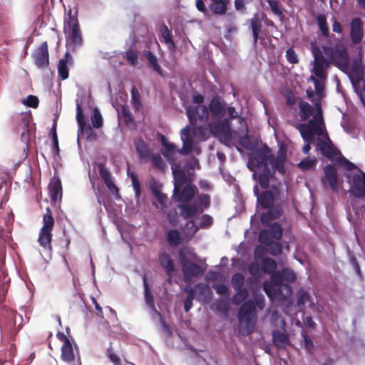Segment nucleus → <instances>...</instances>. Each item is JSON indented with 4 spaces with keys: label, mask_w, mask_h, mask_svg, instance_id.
Segmentation results:
<instances>
[{
    "label": "nucleus",
    "mask_w": 365,
    "mask_h": 365,
    "mask_svg": "<svg viewBox=\"0 0 365 365\" xmlns=\"http://www.w3.org/2000/svg\"><path fill=\"white\" fill-rule=\"evenodd\" d=\"M285 161L286 154L284 152L280 150L274 156L267 145L250 157L247 166L250 170L254 171L252 178L257 182L253 187V192L260 207L271 208L279 198V183L272 185L270 189H267L270 181L274 178L276 171L282 175L285 174Z\"/></svg>",
    "instance_id": "f257e3e1"
},
{
    "label": "nucleus",
    "mask_w": 365,
    "mask_h": 365,
    "mask_svg": "<svg viewBox=\"0 0 365 365\" xmlns=\"http://www.w3.org/2000/svg\"><path fill=\"white\" fill-rule=\"evenodd\" d=\"M175 179L173 197L179 202L177 208L179 215L184 220H190L202 214L211 205L210 196L208 194H198L195 198L197 188L195 185L187 182L186 173L182 169L173 168Z\"/></svg>",
    "instance_id": "f03ea898"
},
{
    "label": "nucleus",
    "mask_w": 365,
    "mask_h": 365,
    "mask_svg": "<svg viewBox=\"0 0 365 365\" xmlns=\"http://www.w3.org/2000/svg\"><path fill=\"white\" fill-rule=\"evenodd\" d=\"M240 332L248 336L255 329L257 314L255 304L252 300H247L242 303L238 311Z\"/></svg>",
    "instance_id": "7ed1b4c3"
},
{
    "label": "nucleus",
    "mask_w": 365,
    "mask_h": 365,
    "mask_svg": "<svg viewBox=\"0 0 365 365\" xmlns=\"http://www.w3.org/2000/svg\"><path fill=\"white\" fill-rule=\"evenodd\" d=\"M178 254L185 281H190L192 278L200 277L204 274L205 269L189 261L190 258L197 257V255L192 250L184 247L178 250Z\"/></svg>",
    "instance_id": "20e7f679"
},
{
    "label": "nucleus",
    "mask_w": 365,
    "mask_h": 365,
    "mask_svg": "<svg viewBox=\"0 0 365 365\" xmlns=\"http://www.w3.org/2000/svg\"><path fill=\"white\" fill-rule=\"evenodd\" d=\"M68 15V19L65 22L64 32L66 34L67 46L74 50L82 45L83 36L76 15L73 16L71 11Z\"/></svg>",
    "instance_id": "39448f33"
},
{
    "label": "nucleus",
    "mask_w": 365,
    "mask_h": 365,
    "mask_svg": "<svg viewBox=\"0 0 365 365\" xmlns=\"http://www.w3.org/2000/svg\"><path fill=\"white\" fill-rule=\"evenodd\" d=\"M54 218L52 215L51 210L46 207V212L43 216V226L41 227L38 242L44 250H52V230L54 227Z\"/></svg>",
    "instance_id": "423d86ee"
},
{
    "label": "nucleus",
    "mask_w": 365,
    "mask_h": 365,
    "mask_svg": "<svg viewBox=\"0 0 365 365\" xmlns=\"http://www.w3.org/2000/svg\"><path fill=\"white\" fill-rule=\"evenodd\" d=\"M323 49L325 54L329 57L331 63L343 71L348 68L349 55L344 45L336 43L334 48L324 46Z\"/></svg>",
    "instance_id": "0eeeda50"
},
{
    "label": "nucleus",
    "mask_w": 365,
    "mask_h": 365,
    "mask_svg": "<svg viewBox=\"0 0 365 365\" xmlns=\"http://www.w3.org/2000/svg\"><path fill=\"white\" fill-rule=\"evenodd\" d=\"M312 52L314 59L312 73L320 79L326 80L327 78V69L331 64L330 59H326L317 47L313 48Z\"/></svg>",
    "instance_id": "6e6552de"
},
{
    "label": "nucleus",
    "mask_w": 365,
    "mask_h": 365,
    "mask_svg": "<svg viewBox=\"0 0 365 365\" xmlns=\"http://www.w3.org/2000/svg\"><path fill=\"white\" fill-rule=\"evenodd\" d=\"M212 133L218 137L221 142L227 143L231 140V128L230 120L224 118L220 121L210 125Z\"/></svg>",
    "instance_id": "1a4fd4ad"
},
{
    "label": "nucleus",
    "mask_w": 365,
    "mask_h": 365,
    "mask_svg": "<svg viewBox=\"0 0 365 365\" xmlns=\"http://www.w3.org/2000/svg\"><path fill=\"white\" fill-rule=\"evenodd\" d=\"M317 146L321 154L328 159L333 160L334 157L340 154L339 150L334 145L327 133L324 135V139H317Z\"/></svg>",
    "instance_id": "9d476101"
},
{
    "label": "nucleus",
    "mask_w": 365,
    "mask_h": 365,
    "mask_svg": "<svg viewBox=\"0 0 365 365\" xmlns=\"http://www.w3.org/2000/svg\"><path fill=\"white\" fill-rule=\"evenodd\" d=\"M324 176L322 178V182L324 187L329 185L334 192H337L338 187V175L337 169L331 165H327L324 168Z\"/></svg>",
    "instance_id": "9b49d317"
},
{
    "label": "nucleus",
    "mask_w": 365,
    "mask_h": 365,
    "mask_svg": "<svg viewBox=\"0 0 365 365\" xmlns=\"http://www.w3.org/2000/svg\"><path fill=\"white\" fill-rule=\"evenodd\" d=\"M33 58L38 68H45L49 65L48 46L46 41L42 43L33 53Z\"/></svg>",
    "instance_id": "f8f14e48"
},
{
    "label": "nucleus",
    "mask_w": 365,
    "mask_h": 365,
    "mask_svg": "<svg viewBox=\"0 0 365 365\" xmlns=\"http://www.w3.org/2000/svg\"><path fill=\"white\" fill-rule=\"evenodd\" d=\"M186 111L190 122L192 125H195L197 120L205 121L209 117V110L205 106H189Z\"/></svg>",
    "instance_id": "ddd939ff"
},
{
    "label": "nucleus",
    "mask_w": 365,
    "mask_h": 365,
    "mask_svg": "<svg viewBox=\"0 0 365 365\" xmlns=\"http://www.w3.org/2000/svg\"><path fill=\"white\" fill-rule=\"evenodd\" d=\"M57 337L59 340L63 342L61 349V359L67 363L73 362L76 357L73 351V347L70 339L63 332H58L57 334Z\"/></svg>",
    "instance_id": "4468645a"
},
{
    "label": "nucleus",
    "mask_w": 365,
    "mask_h": 365,
    "mask_svg": "<svg viewBox=\"0 0 365 365\" xmlns=\"http://www.w3.org/2000/svg\"><path fill=\"white\" fill-rule=\"evenodd\" d=\"M349 192L351 195L357 197H365V173L361 175L355 174L352 177V185H351Z\"/></svg>",
    "instance_id": "2eb2a0df"
},
{
    "label": "nucleus",
    "mask_w": 365,
    "mask_h": 365,
    "mask_svg": "<svg viewBox=\"0 0 365 365\" xmlns=\"http://www.w3.org/2000/svg\"><path fill=\"white\" fill-rule=\"evenodd\" d=\"M207 108L209 113L213 118L220 119L226 113V103L219 96H214L211 99Z\"/></svg>",
    "instance_id": "dca6fc26"
},
{
    "label": "nucleus",
    "mask_w": 365,
    "mask_h": 365,
    "mask_svg": "<svg viewBox=\"0 0 365 365\" xmlns=\"http://www.w3.org/2000/svg\"><path fill=\"white\" fill-rule=\"evenodd\" d=\"M363 22L361 19L354 18L350 23V38L353 44L360 43L364 38Z\"/></svg>",
    "instance_id": "f3484780"
},
{
    "label": "nucleus",
    "mask_w": 365,
    "mask_h": 365,
    "mask_svg": "<svg viewBox=\"0 0 365 365\" xmlns=\"http://www.w3.org/2000/svg\"><path fill=\"white\" fill-rule=\"evenodd\" d=\"M187 220V222L185 224V227L190 230V232L192 235H195L199 230L200 228L207 229L210 227L213 224L212 217L207 214H204L200 217L199 226H197L192 219Z\"/></svg>",
    "instance_id": "a211bd4d"
},
{
    "label": "nucleus",
    "mask_w": 365,
    "mask_h": 365,
    "mask_svg": "<svg viewBox=\"0 0 365 365\" xmlns=\"http://www.w3.org/2000/svg\"><path fill=\"white\" fill-rule=\"evenodd\" d=\"M158 260L161 267L164 269L169 279L173 276V273L175 271V262L170 255L165 250L160 251L158 254Z\"/></svg>",
    "instance_id": "6ab92c4d"
},
{
    "label": "nucleus",
    "mask_w": 365,
    "mask_h": 365,
    "mask_svg": "<svg viewBox=\"0 0 365 365\" xmlns=\"http://www.w3.org/2000/svg\"><path fill=\"white\" fill-rule=\"evenodd\" d=\"M133 144L139 158L142 160H148L151 156V150L149 144L141 137H136L133 139Z\"/></svg>",
    "instance_id": "aec40b11"
},
{
    "label": "nucleus",
    "mask_w": 365,
    "mask_h": 365,
    "mask_svg": "<svg viewBox=\"0 0 365 365\" xmlns=\"http://www.w3.org/2000/svg\"><path fill=\"white\" fill-rule=\"evenodd\" d=\"M73 64V58L71 54L66 52L63 58L58 63V73L61 80L64 81L69 76V66Z\"/></svg>",
    "instance_id": "412c9836"
},
{
    "label": "nucleus",
    "mask_w": 365,
    "mask_h": 365,
    "mask_svg": "<svg viewBox=\"0 0 365 365\" xmlns=\"http://www.w3.org/2000/svg\"><path fill=\"white\" fill-rule=\"evenodd\" d=\"M181 140L182 141V147L178 150V153L182 155L190 154L193 148V140L190 135V130L188 125L181 130Z\"/></svg>",
    "instance_id": "4be33fe9"
},
{
    "label": "nucleus",
    "mask_w": 365,
    "mask_h": 365,
    "mask_svg": "<svg viewBox=\"0 0 365 365\" xmlns=\"http://www.w3.org/2000/svg\"><path fill=\"white\" fill-rule=\"evenodd\" d=\"M76 120L78 125V131L85 133L87 135V138H91L93 130L90 125H87L86 118L83 113L81 106L79 103L76 105Z\"/></svg>",
    "instance_id": "5701e85b"
},
{
    "label": "nucleus",
    "mask_w": 365,
    "mask_h": 365,
    "mask_svg": "<svg viewBox=\"0 0 365 365\" xmlns=\"http://www.w3.org/2000/svg\"><path fill=\"white\" fill-rule=\"evenodd\" d=\"M50 198L52 202L61 201L62 185L59 178H53L48 185Z\"/></svg>",
    "instance_id": "b1692460"
},
{
    "label": "nucleus",
    "mask_w": 365,
    "mask_h": 365,
    "mask_svg": "<svg viewBox=\"0 0 365 365\" xmlns=\"http://www.w3.org/2000/svg\"><path fill=\"white\" fill-rule=\"evenodd\" d=\"M267 211L262 213L260 217L263 225L268 226L272 220L278 219L282 215V207L279 205L273 206L271 208H266Z\"/></svg>",
    "instance_id": "393cba45"
},
{
    "label": "nucleus",
    "mask_w": 365,
    "mask_h": 365,
    "mask_svg": "<svg viewBox=\"0 0 365 365\" xmlns=\"http://www.w3.org/2000/svg\"><path fill=\"white\" fill-rule=\"evenodd\" d=\"M178 153V150L176 149V146L170 143L169 144L163 146V148L161 150V154L168 160V161L171 165V168L181 169L179 165H175V153Z\"/></svg>",
    "instance_id": "a878e982"
},
{
    "label": "nucleus",
    "mask_w": 365,
    "mask_h": 365,
    "mask_svg": "<svg viewBox=\"0 0 365 365\" xmlns=\"http://www.w3.org/2000/svg\"><path fill=\"white\" fill-rule=\"evenodd\" d=\"M295 127L299 131L302 138L305 142L314 143V133L311 126L306 125V123H299Z\"/></svg>",
    "instance_id": "bb28decb"
},
{
    "label": "nucleus",
    "mask_w": 365,
    "mask_h": 365,
    "mask_svg": "<svg viewBox=\"0 0 365 365\" xmlns=\"http://www.w3.org/2000/svg\"><path fill=\"white\" fill-rule=\"evenodd\" d=\"M230 0H211L209 9L216 15H223L227 11Z\"/></svg>",
    "instance_id": "cd10ccee"
},
{
    "label": "nucleus",
    "mask_w": 365,
    "mask_h": 365,
    "mask_svg": "<svg viewBox=\"0 0 365 365\" xmlns=\"http://www.w3.org/2000/svg\"><path fill=\"white\" fill-rule=\"evenodd\" d=\"M282 271H274L271 274V282L274 284L278 289L280 288H284L286 290V294L287 296L292 294V287L290 285L287 284H283V277H282Z\"/></svg>",
    "instance_id": "c85d7f7f"
},
{
    "label": "nucleus",
    "mask_w": 365,
    "mask_h": 365,
    "mask_svg": "<svg viewBox=\"0 0 365 365\" xmlns=\"http://www.w3.org/2000/svg\"><path fill=\"white\" fill-rule=\"evenodd\" d=\"M195 289L197 294V299L199 301L207 302L210 299L212 291L208 285L198 283L195 285Z\"/></svg>",
    "instance_id": "c756f323"
},
{
    "label": "nucleus",
    "mask_w": 365,
    "mask_h": 365,
    "mask_svg": "<svg viewBox=\"0 0 365 365\" xmlns=\"http://www.w3.org/2000/svg\"><path fill=\"white\" fill-rule=\"evenodd\" d=\"M262 26V21L258 14H255L250 19V27L252 29L253 41L256 44L259 38V32Z\"/></svg>",
    "instance_id": "7c9ffc66"
},
{
    "label": "nucleus",
    "mask_w": 365,
    "mask_h": 365,
    "mask_svg": "<svg viewBox=\"0 0 365 365\" xmlns=\"http://www.w3.org/2000/svg\"><path fill=\"white\" fill-rule=\"evenodd\" d=\"M351 73L353 76L352 83H359L364 78V70L360 61L355 60L351 66Z\"/></svg>",
    "instance_id": "2f4dec72"
},
{
    "label": "nucleus",
    "mask_w": 365,
    "mask_h": 365,
    "mask_svg": "<svg viewBox=\"0 0 365 365\" xmlns=\"http://www.w3.org/2000/svg\"><path fill=\"white\" fill-rule=\"evenodd\" d=\"M144 56L148 59L150 66L160 76H163V70L158 62V58L150 50L143 51Z\"/></svg>",
    "instance_id": "473e14b6"
},
{
    "label": "nucleus",
    "mask_w": 365,
    "mask_h": 365,
    "mask_svg": "<svg viewBox=\"0 0 365 365\" xmlns=\"http://www.w3.org/2000/svg\"><path fill=\"white\" fill-rule=\"evenodd\" d=\"M272 340L274 344L277 347H282L289 342V336L279 330H274L272 331Z\"/></svg>",
    "instance_id": "72a5a7b5"
},
{
    "label": "nucleus",
    "mask_w": 365,
    "mask_h": 365,
    "mask_svg": "<svg viewBox=\"0 0 365 365\" xmlns=\"http://www.w3.org/2000/svg\"><path fill=\"white\" fill-rule=\"evenodd\" d=\"M276 285L271 282L266 281L263 284V289L268 297L272 301L279 294V289L276 288Z\"/></svg>",
    "instance_id": "f704fd0d"
},
{
    "label": "nucleus",
    "mask_w": 365,
    "mask_h": 365,
    "mask_svg": "<svg viewBox=\"0 0 365 365\" xmlns=\"http://www.w3.org/2000/svg\"><path fill=\"white\" fill-rule=\"evenodd\" d=\"M316 20L322 35L327 38L329 36V30L326 16L324 14H320L317 16Z\"/></svg>",
    "instance_id": "c9c22d12"
},
{
    "label": "nucleus",
    "mask_w": 365,
    "mask_h": 365,
    "mask_svg": "<svg viewBox=\"0 0 365 365\" xmlns=\"http://www.w3.org/2000/svg\"><path fill=\"white\" fill-rule=\"evenodd\" d=\"M277 262L274 259L265 257L262 261L261 268L265 273L271 274L277 269Z\"/></svg>",
    "instance_id": "e433bc0d"
},
{
    "label": "nucleus",
    "mask_w": 365,
    "mask_h": 365,
    "mask_svg": "<svg viewBox=\"0 0 365 365\" xmlns=\"http://www.w3.org/2000/svg\"><path fill=\"white\" fill-rule=\"evenodd\" d=\"M299 108L302 120H306L313 115L314 109L310 104L306 101H301Z\"/></svg>",
    "instance_id": "4c0bfd02"
},
{
    "label": "nucleus",
    "mask_w": 365,
    "mask_h": 365,
    "mask_svg": "<svg viewBox=\"0 0 365 365\" xmlns=\"http://www.w3.org/2000/svg\"><path fill=\"white\" fill-rule=\"evenodd\" d=\"M167 241L172 247H176L181 242L180 233L177 230H170L167 234Z\"/></svg>",
    "instance_id": "58836bf2"
},
{
    "label": "nucleus",
    "mask_w": 365,
    "mask_h": 365,
    "mask_svg": "<svg viewBox=\"0 0 365 365\" xmlns=\"http://www.w3.org/2000/svg\"><path fill=\"white\" fill-rule=\"evenodd\" d=\"M297 304L299 307H307L312 304L309 293L303 289L297 292Z\"/></svg>",
    "instance_id": "ea45409f"
},
{
    "label": "nucleus",
    "mask_w": 365,
    "mask_h": 365,
    "mask_svg": "<svg viewBox=\"0 0 365 365\" xmlns=\"http://www.w3.org/2000/svg\"><path fill=\"white\" fill-rule=\"evenodd\" d=\"M231 284L235 290L247 289L244 287L245 277L241 273H236L232 277Z\"/></svg>",
    "instance_id": "a19ab883"
},
{
    "label": "nucleus",
    "mask_w": 365,
    "mask_h": 365,
    "mask_svg": "<svg viewBox=\"0 0 365 365\" xmlns=\"http://www.w3.org/2000/svg\"><path fill=\"white\" fill-rule=\"evenodd\" d=\"M316 113L314 115V118L310 119L306 125H309L312 128L317 124H322L323 123V118H322V110L320 104L315 105Z\"/></svg>",
    "instance_id": "79ce46f5"
},
{
    "label": "nucleus",
    "mask_w": 365,
    "mask_h": 365,
    "mask_svg": "<svg viewBox=\"0 0 365 365\" xmlns=\"http://www.w3.org/2000/svg\"><path fill=\"white\" fill-rule=\"evenodd\" d=\"M235 294L232 298V302L235 305H239L242 303L249 296L247 289L235 290Z\"/></svg>",
    "instance_id": "37998d69"
},
{
    "label": "nucleus",
    "mask_w": 365,
    "mask_h": 365,
    "mask_svg": "<svg viewBox=\"0 0 365 365\" xmlns=\"http://www.w3.org/2000/svg\"><path fill=\"white\" fill-rule=\"evenodd\" d=\"M143 284H144V289H145V302L150 307L155 309V303H154L153 296L150 290L145 275L143 276Z\"/></svg>",
    "instance_id": "c03bdc74"
},
{
    "label": "nucleus",
    "mask_w": 365,
    "mask_h": 365,
    "mask_svg": "<svg viewBox=\"0 0 365 365\" xmlns=\"http://www.w3.org/2000/svg\"><path fill=\"white\" fill-rule=\"evenodd\" d=\"M267 3L269 6L272 11V13L280 19H283L284 17L283 14V10L281 8L279 3L277 0H267Z\"/></svg>",
    "instance_id": "a18cd8bd"
},
{
    "label": "nucleus",
    "mask_w": 365,
    "mask_h": 365,
    "mask_svg": "<svg viewBox=\"0 0 365 365\" xmlns=\"http://www.w3.org/2000/svg\"><path fill=\"white\" fill-rule=\"evenodd\" d=\"M310 80L314 84V88H315L316 93L318 96H321L323 93L324 90L325 80L320 79V78L316 77L315 76H314L313 75L311 76Z\"/></svg>",
    "instance_id": "49530a36"
},
{
    "label": "nucleus",
    "mask_w": 365,
    "mask_h": 365,
    "mask_svg": "<svg viewBox=\"0 0 365 365\" xmlns=\"http://www.w3.org/2000/svg\"><path fill=\"white\" fill-rule=\"evenodd\" d=\"M91 123L93 128H100L103 126V120L101 113L98 108L94 110L93 114L91 116Z\"/></svg>",
    "instance_id": "de8ad7c7"
},
{
    "label": "nucleus",
    "mask_w": 365,
    "mask_h": 365,
    "mask_svg": "<svg viewBox=\"0 0 365 365\" xmlns=\"http://www.w3.org/2000/svg\"><path fill=\"white\" fill-rule=\"evenodd\" d=\"M125 57L127 61L129 63V64L133 66H135L138 63V52L132 48H129L126 51Z\"/></svg>",
    "instance_id": "09e8293b"
},
{
    "label": "nucleus",
    "mask_w": 365,
    "mask_h": 365,
    "mask_svg": "<svg viewBox=\"0 0 365 365\" xmlns=\"http://www.w3.org/2000/svg\"><path fill=\"white\" fill-rule=\"evenodd\" d=\"M268 230L270 232V235H272L274 239L279 240L282 238L283 230L282 226L279 223H273Z\"/></svg>",
    "instance_id": "8fccbe9b"
},
{
    "label": "nucleus",
    "mask_w": 365,
    "mask_h": 365,
    "mask_svg": "<svg viewBox=\"0 0 365 365\" xmlns=\"http://www.w3.org/2000/svg\"><path fill=\"white\" fill-rule=\"evenodd\" d=\"M274 237L270 235V232L268 230H262L260 231L259 235V242L264 245H269L273 242Z\"/></svg>",
    "instance_id": "3c124183"
},
{
    "label": "nucleus",
    "mask_w": 365,
    "mask_h": 365,
    "mask_svg": "<svg viewBox=\"0 0 365 365\" xmlns=\"http://www.w3.org/2000/svg\"><path fill=\"white\" fill-rule=\"evenodd\" d=\"M97 167L99 175L101 178L103 179V182L108 181V180L112 178L110 171L106 167L104 163H98Z\"/></svg>",
    "instance_id": "603ef678"
},
{
    "label": "nucleus",
    "mask_w": 365,
    "mask_h": 365,
    "mask_svg": "<svg viewBox=\"0 0 365 365\" xmlns=\"http://www.w3.org/2000/svg\"><path fill=\"white\" fill-rule=\"evenodd\" d=\"M106 356L113 365H121V359L120 356L114 351L111 346L107 349Z\"/></svg>",
    "instance_id": "864d4df0"
},
{
    "label": "nucleus",
    "mask_w": 365,
    "mask_h": 365,
    "mask_svg": "<svg viewBox=\"0 0 365 365\" xmlns=\"http://www.w3.org/2000/svg\"><path fill=\"white\" fill-rule=\"evenodd\" d=\"M240 144L247 150H252L255 148L256 143H253L248 135H242L239 139Z\"/></svg>",
    "instance_id": "5fc2aeb1"
},
{
    "label": "nucleus",
    "mask_w": 365,
    "mask_h": 365,
    "mask_svg": "<svg viewBox=\"0 0 365 365\" xmlns=\"http://www.w3.org/2000/svg\"><path fill=\"white\" fill-rule=\"evenodd\" d=\"M104 183H105L106 187L108 188V190L110 191V192L114 195L115 199H117V200L120 199L119 189L115 185L112 178L108 180V181L104 182Z\"/></svg>",
    "instance_id": "6e6d98bb"
},
{
    "label": "nucleus",
    "mask_w": 365,
    "mask_h": 365,
    "mask_svg": "<svg viewBox=\"0 0 365 365\" xmlns=\"http://www.w3.org/2000/svg\"><path fill=\"white\" fill-rule=\"evenodd\" d=\"M282 272L284 281L288 283H292L295 282L297 277L295 273L292 269L289 268H284L282 270Z\"/></svg>",
    "instance_id": "4d7b16f0"
},
{
    "label": "nucleus",
    "mask_w": 365,
    "mask_h": 365,
    "mask_svg": "<svg viewBox=\"0 0 365 365\" xmlns=\"http://www.w3.org/2000/svg\"><path fill=\"white\" fill-rule=\"evenodd\" d=\"M303 339L304 349L309 354H312L314 351V345L311 338L307 333H304L303 334Z\"/></svg>",
    "instance_id": "13d9d810"
},
{
    "label": "nucleus",
    "mask_w": 365,
    "mask_h": 365,
    "mask_svg": "<svg viewBox=\"0 0 365 365\" xmlns=\"http://www.w3.org/2000/svg\"><path fill=\"white\" fill-rule=\"evenodd\" d=\"M316 163L315 159H311L309 158H306L302 159L299 163L298 166L302 170H309L311 169Z\"/></svg>",
    "instance_id": "bf43d9fd"
},
{
    "label": "nucleus",
    "mask_w": 365,
    "mask_h": 365,
    "mask_svg": "<svg viewBox=\"0 0 365 365\" xmlns=\"http://www.w3.org/2000/svg\"><path fill=\"white\" fill-rule=\"evenodd\" d=\"M286 58L291 64L298 63L299 59L297 53L292 48H289L286 51Z\"/></svg>",
    "instance_id": "052dcab7"
},
{
    "label": "nucleus",
    "mask_w": 365,
    "mask_h": 365,
    "mask_svg": "<svg viewBox=\"0 0 365 365\" xmlns=\"http://www.w3.org/2000/svg\"><path fill=\"white\" fill-rule=\"evenodd\" d=\"M131 181H132V185L133 187V189L135 190V194L136 197H139L140 195V184L138 180V176L135 175V173H132L130 175Z\"/></svg>",
    "instance_id": "680f3d73"
},
{
    "label": "nucleus",
    "mask_w": 365,
    "mask_h": 365,
    "mask_svg": "<svg viewBox=\"0 0 365 365\" xmlns=\"http://www.w3.org/2000/svg\"><path fill=\"white\" fill-rule=\"evenodd\" d=\"M269 247V252L273 256H277L282 252V245L279 242H272V244L267 245Z\"/></svg>",
    "instance_id": "e2e57ef3"
},
{
    "label": "nucleus",
    "mask_w": 365,
    "mask_h": 365,
    "mask_svg": "<svg viewBox=\"0 0 365 365\" xmlns=\"http://www.w3.org/2000/svg\"><path fill=\"white\" fill-rule=\"evenodd\" d=\"M122 115H123V117L124 119V123L127 125H129L130 124H134V118H133L132 114L130 113V112L129 111V110H128L126 108H124V107L123 108Z\"/></svg>",
    "instance_id": "0e129e2a"
},
{
    "label": "nucleus",
    "mask_w": 365,
    "mask_h": 365,
    "mask_svg": "<svg viewBox=\"0 0 365 365\" xmlns=\"http://www.w3.org/2000/svg\"><path fill=\"white\" fill-rule=\"evenodd\" d=\"M24 103L31 108H36L38 106L39 101L37 96L29 95L27 96L26 101Z\"/></svg>",
    "instance_id": "69168bd1"
},
{
    "label": "nucleus",
    "mask_w": 365,
    "mask_h": 365,
    "mask_svg": "<svg viewBox=\"0 0 365 365\" xmlns=\"http://www.w3.org/2000/svg\"><path fill=\"white\" fill-rule=\"evenodd\" d=\"M153 165L159 169H163L165 166L164 162L158 154H154L150 156Z\"/></svg>",
    "instance_id": "338daca9"
},
{
    "label": "nucleus",
    "mask_w": 365,
    "mask_h": 365,
    "mask_svg": "<svg viewBox=\"0 0 365 365\" xmlns=\"http://www.w3.org/2000/svg\"><path fill=\"white\" fill-rule=\"evenodd\" d=\"M216 292L220 295H228L229 289L227 285L224 284H218L213 286Z\"/></svg>",
    "instance_id": "774afa93"
}]
</instances>
